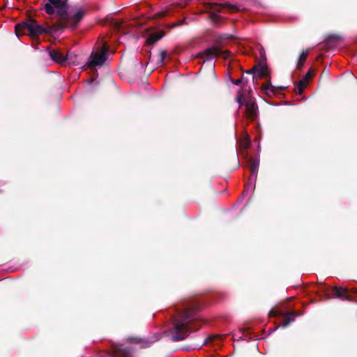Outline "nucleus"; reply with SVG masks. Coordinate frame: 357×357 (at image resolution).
<instances>
[{"label": "nucleus", "mask_w": 357, "mask_h": 357, "mask_svg": "<svg viewBox=\"0 0 357 357\" xmlns=\"http://www.w3.org/2000/svg\"><path fill=\"white\" fill-rule=\"evenodd\" d=\"M167 52L166 50H161L160 52V57L158 60V65H162L164 63L165 59L167 57Z\"/></svg>", "instance_id": "nucleus-21"}, {"label": "nucleus", "mask_w": 357, "mask_h": 357, "mask_svg": "<svg viewBox=\"0 0 357 357\" xmlns=\"http://www.w3.org/2000/svg\"><path fill=\"white\" fill-rule=\"evenodd\" d=\"M121 22H119L116 24V27L119 28L121 26Z\"/></svg>", "instance_id": "nucleus-31"}, {"label": "nucleus", "mask_w": 357, "mask_h": 357, "mask_svg": "<svg viewBox=\"0 0 357 357\" xmlns=\"http://www.w3.org/2000/svg\"><path fill=\"white\" fill-rule=\"evenodd\" d=\"M245 114L248 119L255 121L258 116V106L252 98L245 100Z\"/></svg>", "instance_id": "nucleus-6"}, {"label": "nucleus", "mask_w": 357, "mask_h": 357, "mask_svg": "<svg viewBox=\"0 0 357 357\" xmlns=\"http://www.w3.org/2000/svg\"><path fill=\"white\" fill-rule=\"evenodd\" d=\"M308 82H307L305 79H301L298 83L295 88V92L299 95H301L303 92L305 87L307 86Z\"/></svg>", "instance_id": "nucleus-18"}, {"label": "nucleus", "mask_w": 357, "mask_h": 357, "mask_svg": "<svg viewBox=\"0 0 357 357\" xmlns=\"http://www.w3.org/2000/svg\"><path fill=\"white\" fill-rule=\"evenodd\" d=\"M257 66H255L252 68L247 70L245 73L247 74H255V73H257Z\"/></svg>", "instance_id": "nucleus-27"}, {"label": "nucleus", "mask_w": 357, "mask_h": 357, "mask_svg": "<svg viewBox=\"0 0 357 357\" xmlns=\"http://www.w3.org/2000/svg\"><path fill=\"white\" fill-rule=\"evenodd\" d=\"M342 40V38L337 34H331L325 39V45L326 47L331 49L337 45V44Z\"/></svg>", "instance_id": "nucleus-12"}, {"label": "nucleus", "mask_w": 357, "mask_h": 357, "mask_svg": "<svg viewBox=\"0 0 357 357\" xmlns=\"http://www.w3.org/2000/svg\"><path fill=\"white\" fill-rule=\"evenodd\" d=\"M108 52L109 47L105 43L102 45L100 52H93L87 62L88 67L94 68L96 66H101L107 59Z\"/></svg>", "instance_id": "nucleus-3"}, {"label": "nucleus", "mask_w": 357, "mask_h": 357, "mask_svg": "<svg viewBox=\"0 0 357 357\" xmlns=\"http://www.w3.org/2000/svg\"><path fill=\"white\" fill-rule=\"evenodd\" d=\"M43 8L48 15L56 13L59 20L52 25H47L46 27L43 26L38 22L32 18H29L24 22L18 23L15 25V33L17 36L26 34L32 38L33 43L38 45L40 41L38 36L42 33L52 34V33L63 30L67 26V23L70 20V15L68 13L67 1L63 0H48Z\"/></svg>", "instance_id": "nucleus-1"}, {"label": "nucleus", "mask_w": 357, "mask_h": 357, "mask_svg": "<svg viewBox=\"0 0 357 357\" xmlns=\"http://www.w3.org/2000/svg\"><path fill=\"white\" fill-rule=\"evenodd\" d=\"M155 341V340L151 341L147 339H143L139 337H129L126 339V342L128 343L141 344V348L149 347L151 344Z\"/></svg>", "instance_id": "nucleus-10"}, {"label": "nucleus", "mask_w": 357, "mask_h": 357, "mask_svg": "<svg viewBox=\"0 0 357 357\" xmlns=\"http://www.w3.org/2000/svg\"><path fill=\"white\" fill-rule=\"evenodd\" d=\"M261 89L264 93L268 96H273L279 94L280 91H283L285 87L280 86L276 87L272 85L271 82L269 80L267 83L264 84Z\"/></svg>", "instance_id": "nucleus-8"}, {"label": "nucleus", "mask_w": 357, "mask_h": 357, "mask_svg": "<svg viewBox=\"0 0 357 357\" xmlns=\"http://www.w3.org/2000/svg\"><path fill=\"white\" fill-rule=\"evenodd\" d=\"M185 23V20H179L169 26L170 29H173L176 26H181Z\"/></svg>", "instance_id": "nucleus-25"}, {"label": "nucleus", "mask_w": 357, "mask_h": 357, "mask_svg": "<svg viewBox=\"0 0 357 357\" xmlns=\"http://www.w3.org/2000/svg\"><path fill=\"white\" fill-rule=\"evenodd\" d=\"M352 302L357 303V290L354 289Z\"/></svg>", "instance_id": "nucleus-29"}, {"label": "nucleus", "mask_w": 357, "mask_h": 357, "mask_svg": "<svg viewBox=\"0 0 357 357\" xmlns=\"http://www.w3.org/2000/svg\"><path fill=\"white\" fill-rule=\"evenodd\" d=\"M167 14V11H160L155 14V17L157 18H161V17L166 16Z\"/></svg>", "instance_id": "nucleus-26"}, {"label": "nucleus", "mask_w": 357, "mask_h": 357, "mask_svg": "<svg viewBox=\"0 0 357 357\" xmlns=\"http://www.w3.org/2000/svg\"><path fill=\"white\" fill-rule=\"evenodd\" d=\"M222 337L221 335H210L208 336L206 340H205V344L207 343V342H214L216 340H219V339H221Z\"/></svg>", "instance_id": "nucleus-23"}, {"label": "nucleus", "mask_w": 357, "mask_h": 357, "mask_svg": "<svg viewBox=\"0 0 357 357\" xmlns=\"http://www.w3.org/2000/svg\"><path fill=\"white\" fill-rule=\"evenodd\" d=\"M354 289L349 290L343 287H333L332 288L333 296L342 301L352 302Z\"/></svg>", "instance_id": "nucleus-5"}, {"label": "nucleus", "mask_w": 357, "mask_h": 357, "mask_svg": "<svg viewBox=\"0 0 357 357\" xmlns=\"http://www.w3.org/2000/svg\"><path fill=\"white\" fill-rule=\"evenodd\" d=\"M208 6L211 9L216 12H220L222 8L227 9L230 13H236L240 10L237 5L231 4L229 2L225 3H209Z\"/></svg>", "instance_id": "nucleus-7"}, {"label": "nucleus", "mask_w": 357, "mask_h": 357, "mask_svg": "<svg viewBox=\"0 0 357 357\" xmlns=\"http://www.w3.org/2000/svg\"><path fill=\"white\" fill-rule=\"evenodd\" d=\"M231 54V52L229 50H222L218 46H213L208 47L202 52H199L197 57L204 59H211L212 58H217L219 56L222 57L224 59H227Z\"/></svg>", "instance_id": "nucleus-4"}, {"label": "nucleus", "mask_w": 357, "mask_h": 357, "mask_svg": "<svg viewBox=\"0 0 357 357\" xmlns=\"http://www.w3.org/2000/svg\"><path fill=\"white\" fill-rule=\"evenodd\" d=\"M84 14V10L81 8L78 9L73 16L70 15V20L67 24L70 23L74 27H76L78 23L83 19Z\"/></svg>", "instance_id": "nucleus-13"}, {"label": "nucleus", "mask_w": 357, "mask_h": 357, "mask_svg": "<svg viewBox=\"0 0 357 357\" xmlns=\"http://www.w3.org/2000/svg\"><path fill=\"white\" fill-rule=\"evenodd\" d=\"M298 314L295 312L287 313L284 318L283 322L281 324L282 327H287L291 322L294 321V318L298 317Z\"/></svg>", "instance_id": "nucleus-16"}, {"label": "nucleus", "mask_w": 357, "mask_h": 357, "mask_svg": "<svg viewBox=\"0 0 357 357\" xmlns=\"http://www.w3.org/2000/svg\"><path fill=\"white\" fill-rule=\"evenodd\" d=\"M243 78H241V79H236V80H234L233 81V83L235 84V85H240L241 83H243Z\"/></svg>", "instance_id": "nucleus-28"}, {"label": "nucleus", "mask_w": 357, "mask_h": 357, "mask_svg": "<svg viewBox=\"0 0 357 357\" xmlns=\"http://www.w3.org/2000/svg\"><path fill=\"white\" fill-rule=\"evenodd\" d=\"M210 20L215 26H220L222 22V17L216 13H212L210 15Z\"/></svg>", "instance_id": "nucleus-20"}, {"label": "nucleus", "mask_w": 357, "mask_h": 357, "mask_svg": "<svg viewBox=\"0 0 357 357\" xmlns=\"http://www.w3.org/2000/svg\"><path fill=\"white\" fill-rule=\"evenodd\" d=\"M6 6V3H5V4L3 5V6L2 8H0V10H1L2 9H3Z\"/></svg>", "instance_id": "nucleus-33"}, {"label": "nucleus", "mask_w": 357, "mask_h": 357, "mask_svg": "<svg viewBox=\"0 0 357 357\" xmlns=\"http://www.w3.org/2000/svg\"><path fill=\"white\" fill-rule=\"evenodd\" d=\"M132 349L131 347H114L112 350V357H130Z\"/></svg>", "instance_id": "nucleus-11"}, {"label": "nucleus", "mask_w": 357, "mask_h": 357, "mask_svg": "<svg viewBox=\"0 0 357 357\" xmlns=\"http://www.w3.org/2000/svg\"><path fill=\"white\" fill-rule=\"evenodd\" d=\"M257 73L259 78L267 77L269 76L268 69L266 66H264L261 64L257 65Z\"/></svg>", "instance_id": "nucleus-17"}, {"label": "nucleus", "mask_w": 357, "mask_h": 357, "mask_svg": "<svg viewBox=\"0 0 357 357\" xmlns=\"http://www.w3.org/2000/svg\"><path fill=\"white\" fill-rule=\"evenodd\" d=\"M164 36H165V33L162 31H160L159 32L153 33L150 34V36L147 38L146 43L148 45H153L157 41L160 40Z\"/></svg>", "instance_id": "nucleus-14"}, {"label": "nucleus", "mask_w": 357, "mask_h": 357, "mask_svg": "<svg viewBox=\"0 0 357 357\" xmlns=\"http://www.w3.org/2000/svg\"><path fill=\"white\" fill-rule=\"evenodd\" d=\"M313 74L312 70H308L307 73L305 74V75L303 77V79H305L307 82H309V80L312 77Z\"/></svg>", "instance_id": "nucleus-24"}, {"label": "nucleus", "mask_w": 357, "mask_h": 357, "mask_svg": "<svg viewBox=\"0 0 357 357\" xmlns=\"http://www.w3.org/2000/svg\"><path fill=\"white\" fill-rule=\"evenodd\" d=\"M201 303L193 301L186 306L178 314V317L174 320L172 328V340L178 342L185 339L191 332L199 329L202 324L197 326L200 321L196 313L201 308Z\"/></svg>", "instance_id": "nucleus-2"}, {"label": "nucleus", "mask_w": 357, "mask_h": 357, "mask_svg": "<svg viewBox=\"0 0 357 357\" xmlns=\"http://www.w3.org/2000/svg\"><path fill=\"white\" fill-rule=\"evenodd\" d=\"M250 145V142L249 140H246L245 142V148H248Z\"/></svg>", "instance_id": "nucleus-30"}, {"label": "nucleus", "mask_w": 357, "mask_h": 357, "mask_svg": "<svg viewBox=\"0 0 357 357\" xmlns=\"http://www.w3.org/2000/svg\"><path fill=\"white\" fill-rule=\"evenodd\" d=\"M49 56L54 61L60 64L65 63L68 59V54H62L59 50H50Z\"/></svg>", "instance_id": "nucleus-9"}, {"label": "nucleus", "mask_w": 357, "mask_h": 357, "mask_svg": "<svg viewBox=\"0 0 357 357\" xmlns=\"http://www.w3.org/2000/svg\"><path fill=\"white\" fill-rule=\"evenodd\" d=\"M308 52H309V49L303 50L301 52V54H300V56L298 57L297 63H296L297 69H298V70L302 69V68L304 66L305 62L307 58Z\"/></svg>", "instance_id": "nucleus-15"}, {"label": "nucleus", "mask_w": 357, "mask_h": 357, "mask_svg": "<svg viewBox=\"0 0 357 357\" xmlns=\"http://www.w3.org/2000/svg\"><path fill=\"white\" fill-rule=\"evenodd\" d=\"M228 36H225L224 37H221L220 38L221 39H225V38H228Z\"/></svg>", "instance_id": "nucleus-32"}, {"label": "nucleus", "mask_w": 357, "mask_h": 357, "mask_svg": "<svg viewBox=\"0 0 357 357\" xmlns=\"http://www.w3.org/2000/svg\"><path fill=\"white\" fill-rule=\"evenodd\" d=\"M249 164L252 176H255L256 177L259 166L258 162L252 159L249 161Z\"/></svg>", "instance_id": "nucleus-19"}, {"label": "nucleus", "mask_w": 357, "mask_h": 357, "mask_svg": "<svg viewBox=\"0 0 357 357\" xmlns=\"http://www.w3.org/2000/svg\"><path fill=\"white\" fill-rule=\"evenodd\" d=\"M248 97L245 98L243 93H238V96L236 97V102L239 104L240 107L242 105H245V100H246Z\"/></svg>", "instance_id": "nucleus-22"}]
</instances>
